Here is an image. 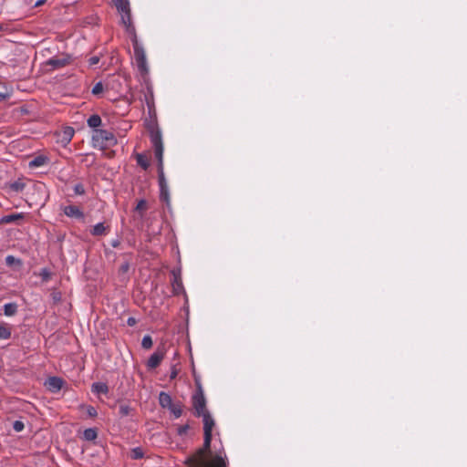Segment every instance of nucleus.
I'll return each mask as SVG.
<instances>
[{
	"mask_svg": "<svg viewBox=\"0 0 467 467\" xmlns=\"http://www.w3.org/2000/svg\"><path fill=\"white\" fill-rule=\"evenodd\" d=\"M212 434H203L202 446L185 459L184 464L187 467H227L225 456L221 452L212 454Z\"/></svg>",
	"mask_w": 467,
	"mask_h": 467,
	"instance_id": "obj_1",
	"label": "nucleus"
},
{
	"mask_svg": "<svg viewBox=\"0 0 467 467\" xmlns=\"http://www.w3.org/2000/svg\"><path fill=\"white\" fill-rule=\"evenodd\" d=\"M212 434H203L202 446L185 459L184 464L187 467H227L225 456L221 452L212 454Z\"/></svg>",
	"mask_w": 467,
	"mask_h": 467,
	"instance_id": "obj_2",
	"label": "nucleus"
},
{
	"mask_svg": "<svg viewBox=\"0 0 467 467\" xmlns=\"http://www.w3.org/2000/svg\"><path fill=\"white\" fill-rule=\"evenodd\" d=\"M120 15L121 24L125 26L126 32L131 36V41L134 50V57L139 71L141 75H147L149 67L147 65L146 53L143 47L139 43L136 36L135 26L131 20L130 5L123 7V10L118 9Z\"/></svg>",
	"mask_w": 467,
	"mask_h": 467,
	"instance_id": "obj_3",
	"label": "nucleus"
},
{
	"mask_svg": "<svg viewBox=\"0 0 467 467\" xmlns=\"http://www.w3.org/2000/svg\"><path fill=\"white\" fill-rule=\"evenodd\" d=\"M151 144L154 148L155 157L158 161V182L160 186V199L170 204V193L163 168V144L161 130L152 126L150 130Z\"/></svg>",
	"mask_w": 467,
	"mask_h": 467,
	"instance_id": "obj_4",
	"label": "nucleus"
},
{
	"mask_svg": "<svg viewBox=\"0 0 467 467\" xmlns=\"http://www.w3.org/2000/svg\"><path fill=\"white\" fill-rule=\"evenodd\" d=\"M92 141L95 146L101 149L113 146L117 143V140L111 131L106 130H94L92 134Z\"/></svg>",
	"mask_w": 467,
	"mask_h": 467,
	"instance_id": "obj_5",
	"label": "nucleus"
},
{
	"mask_svg": "<svg viewBox=\"0 0 467 467\" xmlns=\"http://www.w3.org/2000/svg\"><path fill=\"white\" fill-rule=\"evenodd\" d=\"M192 401L194 410V415L196 417H201L202 415L209 412L206 409V399L201 386H198L197 390L192 395Z\"/></svg>",
	"mask_w": 467,
	"mask_h": 467,
	"instance_id": "obj_6",
	"label": "nucleus"
},
{
	"mask_svg": "<svg viewBox=\"0 0 467 467\" xmlns=\"http://www.w3.org/2000/svg\"><path fill=\"white\" fill-rule=\"evenodd\" d=\"M171 275L173 277L171 280V286H172L173 294L180 295L182 293H184V288H183L182 275H181V269H173L171 271Z\"/></svg>",
	"mask_w": 467,
	"mask_h": 467,
	"instance_id": "obj_7",
	"label": "nucleus"
},
{
	"mask_svg": "<svg viewBox=\"0 0 467 467\" xmlns=\"http://www.w3.org/2000/svg\"><path fill=\"white\" fill-rule=\"evenodd\" d=\"M165 351L163 348H157V350L149 358L147 367L149 369L156 368L162 359L164 358Z\"/></svg>",
	"mask_w": 467,
	"mask_h": 467,
	"instance_id": "obj_8",
	"label": "nucleus"
},
{
	"mask_svg": "<svg viewBox=\"0 0 467 467\" xmlns=\"http://www.w3.org/2000/svg\"><path fill=\"white\" fill-rule=\"evenodd\" d=\"M69 57H55L46 62V66L50 67V70H56L64 67L69 63Z\"/></svg>",
	"mask_w": 467,
	"mask_h": 467,
	"instance_id": "obj_9",
	"label": "nucleus"
},
{
	"mask_svg": "<svg viewBox=\"0 0 467 467\" xmlns=\"http://www.w3.org/2000/svg\"><path fill=\"white\" fill-rule=\"evenodd\" d=\"M65 381L58 377H50L46 382L47 389L53 393L58 392L64 386Z\"/></svg>",
	"mask_w": 467,
	"mask_h": 467,
	"instance_id": "obj_10",
	"label": "nucleus"
},
{
	"mask_svg": "<svg viewBox=\"0 0 467 467\" xmlns=\"http://www.w3.org/2000/svg\"><path fill=\"white\" fill-rule=\"evenodd\" d=\"M65 215L70 218L84 219V213L76 205H67L63 208Z\"/></svg>",
	"mask_w": 467,
	"mask_h": 467,
	"instance_id": "obj_11",
	"label": "nucleus"
},
{
	"mask_svg": "<svg viewBox=\"0 0 467 467\" xmlns=\"http://www.w3.org/2000/svg\"><path fill=\"white\" fill-rule=\"evenodd\" d=\"M203 422V434H212L213 430L215 426V421L210 412H207L201 416Z\"/></svg>",
	"mask_w": 467,
	"mask_h": 467,
	"instance_id": "obj_12",
	"label": "nucleus"
},
{
	"mask_svg": "<svg viewBox=\"0 0 467 467\" xmlns=\"http://www.w3.org/2000/svg\"><path fill=\"white\" fill-rule=\"evenodd\" d=\"M109 231V226H106L103 223H99L93 226V228L90 231V234L93 236H102L108 234Z\"/></svg>",
	"mask_w": 467,
	"mask_h": 467,
	"instance_id": "obj_13",
	"label": "nucleus"
},
{
	"mask_svg": "<svg viewBox=\"0 0 467 467\" xmlns=\"http://www.w3.org/2000/svg\"><path fill=\"white\" fill-rule=\"evenodd\" d=\"M74 133H75V130L73 128L71 127H67L63 132H62V135H61V143L63 145H67L70 142V140H72L73 136H74Z\"/></svg>",
	"mask_w": 467,
	"mask_h": 467,
	"instance_id": "obj_14",
	"label": "nucleus"
},
{
	"mask_svg": "<svg viewBox=\"0 0 467 467\" xmlns=\"http://www.w3.org/2000/svg\"><path fill=\"white\" fill-rule=\"evenodd\" d=\"M24 218V213H13L5 215L0 218V224H6V223H12L16 222V220H20Z\"/></svg>",
	"mask_w": 467,
	"mask_h": 467,
	"instance_id": "obj_15",
	"label": "nucleus"
},
{
	"mask_svg": "<svg viewBox=\"0 0 467 467\" xmlns=\"http://www.w3.org/2000/svg\"><path fill=\"white\" fill-rule=\"evenodd\" d=\"M159 403L162 408L169 409L173 402L170 394L161 391L159 395Z\"/></svg>",
	"mask_w": 467,
	"mask_h": 467,
	"instance_id": "obj_16",
	"label": "nucleus"
},
{
	"mask_svg": "<svg viewBox=\"0 0 467 467\" xmlns=\"http://www.w3.org/2000/svg\"><path fill=\"white\" fill-rule=\"evenodd\" d=\"M91 390L96 394H107L109 392V387L104 382H94L91 386Z\"/></svg>",
	"mask_w": 467,
	"mask_h": 467,
	"instance_id": "obj_17",
	"label": "nucleus"
},
{
	"mask_svg": "<svg viewBox=\"0 0 467 467\" xmlns=\"http://www.w3.org/2000/svg\"><path fill=\"white\" fill-rule=\"evenodd\" d=\"M87 123L90 128L98 130L97 128L101 124V118L97 114H93L88 119Z\"/></svg>",
	"mask_w": 467,
	"mask_h": 467,
	"instance_id": "obj_18",
	"label": "nucleus"
},
{
	"mask_svg": "<svg viewBox=\"0 0 467 467\" xmlns=\"http://www.w3.org/2000/svg\"><path fill=\"white\" fill-rule=\"evenodd\" d=\"M17 312V305L16 303H7L4 306V314L12 317Z\"/></svg>",
	"mask_w": 467,
	"mask_h": 467,
	"instance_id": "obj_19",
	"label": "nucleus"
},
{
	"mask_svg": "<svg viewBox=\"0 0 467 467\" xmlns=\"http://www.w3.org/2000/svg\"><path fill=\"white\" fill-rule=\"evenodd\" d=\"M11 327L8 325H0V339H9L11 337Z\"/></svg>",
	"mask_w": 467,
	"mask_h": 467,
	"instance_id": "obj_20",
	"label": "nucleus"
},
{
	"mask_svg": "<svg viewBox=\"0 0 467 467\" xmlns=\"http://www.w3.org/2000/svg\"><path fill=\"white\" fill-rule=\"evenodd\" d=\"M97 437H98V432H97V430L94 428L86 429L83 432V438L86 441H91L96 440Z\"/></svg>",
	"mask_w": 467,
	"mask_h": 467,
	"instance_id": "obj_21",
	"label": "nucleus"
},
{
	"mask_svg": "<svg viewBox=\"0 0 467 467\" xmlns=\"http://www.w3.org/2000/svg\"><path fill=\"white\" fill-rule=\"evenodd\" d=\"M11 93L12 91L9 87H7L5 83H0V101L9 98Z\"/></svg>",
	"mask_w": 467,
	"mask_h": 467,
	"instance_id": "obj_22",
	"label": "nucleus"
},
{
	"mask_svg": "<svg viewBox=\"0 0 467 467\" xmlns=\"http://www.w3.org/2000/svg\"><path fill=\"white\" fill-rule=\"evenodd\" d=\"M136 161H137L138 165H140L144 170H147L148 167L150 166L149 160H148L147 156L144 154H141V153L137 154Z\"/></svg>",
	"mask_w": 467,
	"mask_h": 467,
	"instance_id": "obj_23",
	"label": "nucleus"
},
{
	"mask_svg": "<svg viewBox=\"0 0 467 467\" xmlns=\"http://www.w3.org/2000/svg\"><path fill=\"white\" fill-rule=\"evenodd\" d=\"M169 410L175 418H180L182 414V405L180 402L172 403Z\"/></svg>",
	"mask_w": 467,
	"mask_h": 467,
	"instance_id": "obj_24",
	"label": "nucleus"
},
{
	"mask_svg": "<svg viewBox=\"0 0 467 467\" xmlns=\"http://www.w3.org/2000/svg\"><path fill=\"white\" fill-rule=\"evenodd\" d=\"M147 89L148 92L145 94V101L149 108V110H151V109L154 107L153 92L150 87H148Z\"/></svg>",
	"mask_w": 467,
	"mask_h": 467,
	"instance_id": "obj_25",
	"label": "nucleus"
},
{
	"mask_svg": "<svg viewBox=\"0 0 467 467\" xmlns=\"http://www.w3.org/2000/svg\"><path fill=\"white\" fill-rule=\"evenodd\" d=\"M32 188L38 194L43 195L42 199H43V201H46V186L44 183H41V182L33 183Z\"/></svg>",
	"mask_w": 467,
	"mask_h": 467,
	"instance_id": "obj_26",
	"label": "nucleus"
},
{
	"mask_svg": "<svg viewBox=\"0 0 467 467\" xmlns=\"http://www.w3.org/2000/svg\"><path fill=\"white\" fill-rule=\"evenodd\" d=\"M143 456H144V451H143L142 448H140V447L133 448L130 451V458L133 460L141 459V458H143Z\"/></svg>",
	"mask_w": 467,
	"mask_h": 467,
	"instance_id": "obj_27",
	"label": "nucleus"
},
{
	"mask_svg": "<svg viewBox=\"0 0 467 467\" xmlns=\"http://www.w3.org/2000/svg\"><path fill=\"white\" fill-rule=\"evenodd\" d=\"M47 159L42 156L36 157L29 162L30 167H40L46 163Z\"/></svg>",
	"mask_w": 467,
	"mask_h": 467,
	"instance_id": "obj_28",
	"label": "nucleus"
},
{
	"mask_svg": "<svg viewBox=\"0 0 467 467\" xmlns=\"http://www.w3.org/2000/svg\"><path fill=\"white\" fill-rule=\"evenodd\" d=\"M25 187H26V184L22 181H16L15 182L11 183V185H10V189L16 192H22Z\"/></svg>",
	"mask_w": 467,
	"mask_h": 467,
	"instance_id": "obj_29",
	"label": "nucleus"
},
{
	"mask_svg": "<svg viewBox=\"0 0 467 467\" xmlns=\"http://www.w3.org/2000/svg\"><path fill=\"white\" fill-rule=\"evenodd\" d=\"M147 210V202L143 199L140 200L135 207V211L140 213L142 216L144 212Z\"/></svg>",
	"mask_w": 467,
	"mask_h": 467,
	"instance_id": "obj_30",
	"label": "nucleus"
},
{
	"mask_svg": "<svg viewBox=\"0 0 467 467\" xmlns=\"http://www.w3.org/2000/svg\"><path fill=\"white\" fill-rule=\"evenodd\" d=\"M132 409L127 404H121L119 408V413L121 417H126L130 414Z\"/></svg>",
	"mask_w": 467,
	"mask_h": 467,
	"instance_id": "obj_31",
	"label": "nucleus"
},
{
	"mask_svg": "<svg viewBox=\"0 0 467 467\" xmlns=\"http://www.w3.org/2000/svg\"><path fill=\"white\" fill-rule=\"evenodd\" d=\"M152 338L150 336L146 335L141 340V347L145 349H150L152 347Z\"/></svg>",
	"mask_w": 467,
	"mask_h": 467,
	"instance_id": "obj_32",
	"label": "nucleus"
},
{
	"mask_svg": "<svg viewBox=\"0 0 467 467\" xmlns=\"http://www.w3.org/2000/svg\"><path fill=\"white\" fill-rule=\"evenodd\" d=\"M5 264L8 265V266H13L15 265H20L22 264L21 260L18 259V258H16L15 256L13 255H7L5 257Z\"/></svg>",
	"mask_w": 467,
	"mask_h": 467,
	"instance_id": "obj_33",
	"label": "nucleus"
},
{
	"mask_svg": "<svg viewBox=\"0 0 467 467\" xmlns=\"http://www.w3.org/2000/svg\"><path fill=\"white\" fill-rule=\"evenodd\" d=\"M81 408L86 410V412H87L88 417L94 418L98 414L97 410L93 406H90V405H88V406L81 405Z\"/></svg>",
	"mask_w": 467,
	"mask_h": 467,
	"instance_id": "obj_34",
	"label": "nucleus"
},
{
	"mask_svg": "<svg viewBox=\"0 0 467 467\" xmlns=\"http://www.w3.org/2000/svg\"><path fill=\"white\" fill-rule=\"evenodd\" d=\"M114 3V5L116 6L117 10L121 9L123 10V7L130 5L129 0H112Z\"/></svg>",
	"mask_w": 467,
	"mask_h": 467,
	"instance_id": "obj_35",
	"label": "nucleus"
},
{
	"mask_svg": "<svg viewBox=\"0 0 467 467\" xmlns=\"http://www.w3.org/2000/svg\"><path fill=\"white\" fill-rule=\"evenodd\" d=\"M103 91V85L101 82H98L93 88H92V94L93 95H99Z\"/></svg>",
	"mask_w": 467,
	"mask_h": 467,
	"instance_id": "obj_36",
	"label": "nucleus"
},
{
	"mask_svg": "<svg viewBox=\"0 0 467 467\" xmlns=\"http://www.w3.org/2000/svg\"><path fill=\"white\" fill-rule=\"evenodd\" d=\"M74 192L77 195H83L85 193V188L81 183H78L74 186Z\"/></svg>",
	"mask_w": 467,
	"mask_h": 467,
	"instance_id": "obj_37",
	"label": "nucleus"
},
{
	"mask_svg": "<svg viewBox=\"0 0 467 467\" xmlns=\"http://www.w3.org/2000/svg\"><path fill=\"white\" fill-rule=\"evenodd\" d=\"M24 428L25 425L21 420H16L13 424V429L17 432L22 431Z\"/></svg>",
	"mask_w": 467,
	"mask_h": 467,
	"instance_id": "obj_38",
	"label": "nucleus"
},
{
	"mask_svg": "<svg viewBox=\"0 0 467 467\" xmlns=\"http://www.w3.org/2000/svg\"><path fill=\"white\" fill-rule=\"evenodd\" d=\"M190 429V426L188 424L182 425L178 428L177 433L180 436H183L187 433L188 430Z\"/></svg>",
	"mask_w": 467,
	"mask_h": 467,
	"instance_id": "obj_39",
	"label": "nucleus"
},
{
	"mask_svg": "<svg viewBox=\"0 0 467 467\" xmlns=\"http://www.w3.org/2000/svg\"><path fill=\"white\" fill-rule=\"evenodd\" d=\"M137 324V320L135 317H130L128 319H127V325L129 327H133Z\"/></svg>",
	"mask_w": 467,
	"mask_h": 467,
	"instance_id": "obj_40",
	"label": "nucleus"
},
{
	"mask_svg": "<svg viewBox=\"0 0 467 467\" xmlns=\"http://www.w3.org/2000/svg\"><path fill=\"white\" fill-rule=\"evenodd\" d=\"M177 375H178V370L175 368V366H172L171 367V370L170 379H174L177 377Z\"/></svg>",
	"mask_w": 467,
	"mask_h": 467,
	"instance_id": "obj_41",
	"label": "nucleus"
},
{
	"mask_svg": "<svg viewBox=\"0 0 467 467\" xmlns=\"http://www.w3.org/2000/svg\"><path fill=\"white\" fill-rule=\"evenodd\" d=\"M110 244L114 248H118L120 245V240L119 238L114 239L110 242Z\"/></svg>",
	"mask_w": 467,
	"mask_h": 467,
	"instance_id": "obj_42",
	"label": "nucleus"
},
{
	"mask_svg": "<svg viewBox=\"0 0 467 467\" xmlns=\"http://www.w3.org/2000/svg\"><path fill=\"white\" fill-rule=\"evenodd\" d=\"M99 61V58L98 57H92L89 58V64L90 65H96Z\"/></svg>",
	"mask_w": 467,
	"mask_h": 467,
	"instance_id": "obj_43",
	"label": "nucleus"
},
{
	"mask_svg": "<svg viewBox=\"0 0 467 467\" xmlns=\"http://www.w3.org/2000/svg\"><path fill=\"white\" fill-rule=\"evenodd\" d=\"M47 2V0H36V3H35V6L37 7V6H41L42 5H44L45 3Z\"/></svg>",
	"mask_w": 467,
	"mask_h": 467,
	"instance_id": "obj_44",
	"label": "nucleus"
},
{
	"mask_svg": "<svg viewBox=\"0 0 467 467\" xmlns=\"http://www.w3.org/2000/svg\"><path fill=\"white\" fill-rule=\"evenodd\" d=\"M43 275H44V278H47L49 275V273L45 269V270H43Z\"/></svg>",
	"mask_w": 467,
	"mask_h": 467,
	"instance_id": "obj_45",
	"label": "nucleus"
},
{
	"mask_svg": "<svg viewBox=\"0 0 467 467\" xmlns=\"http://www.w3.org/2000/svg\"><path fill=\"white\" fill-rule=\"evenodd\" d=\"M128 268H129V265H123V266H122V269H123L124 271H126Z\"/></svg>",
	"mask_w": 467,
	"mask_h": 467,
	"instance_id": "obj_46",
	"label": "nucleus"
},
{
	"mask_svg": "<svg viewBox=\"0 0 467 467\" xmlns=\"http://www.w3.org/2000/svg\"><path fill=\"white\" fill-rule=\"evenodd\" d=\"M53 298H54V300H58L59 296H57V295H54Z\"/></svg>",
	"mask_w": 467,
	"mask_h": 467,
	"instance_id": "obj_47",
	"label": "nucleus"
},
{
	"mask_svg": "<svg viewBox=\"0 0 467 467\" xmlns=\"http://www.w3.org/2000/svg\"><path fill=\"white\" fill-rule=\"evenodd\" d=\"M1 28H2V27L0 26V29H1Z\"/></svg>",
	"mask_w": 467,
	"mask_h": 467,
	"instance_id": "obj_48",
	"label": "nucleus"
}]
</instances>
